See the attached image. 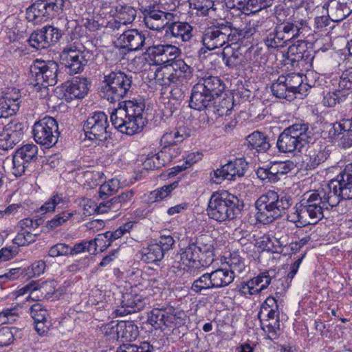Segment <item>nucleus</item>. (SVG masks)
Returning a JSON list of instances; mask_svg holds the SVG:
<instances>
[{"mask_svg":"<svg viewBox=\"0 0 352 352\" xmlns=\"http://www.w3.org/2000/svg\"><path fill=\"white\" fill-rule=\"evenodd\" d=\"M133 86L132 75L118 71L104 74L98 87L100 98L112 103L119 102V107L111 114V122L115 129L129 135L141 131L146 122L143 118L144 103L133 100L120 102L133 93Z\"/></svg>","mask_w":352,"mask_h":352,"instance_id":"1","label":"nucleus"},{"mask_svg":"<svg viewBox=\"0 0 352 352\" xmlns=\"http://www.w3.org/2000/svg\"><path fill=\"white\" fill-rule=\"evenodd\" d=\"M352 199V163L346 165L343 171L322 188L304 195L300 201L306 217L315 223L324 217V210L336 208L338 212L345 214L349 208L346 201Z\"/></svg>","mask_w":352,"mask_h":352,"instance_id":"2","label":"nucleus"},{"mask_svg":"<svg viewBox=\"0 0 352 352\" xmlns=\"http://www.w3.org/2000/svg\"><path fill=\"white\" fill-rule=\"evenodd\" d=\"M293 204L288 194L268 190L256 201V220L263 224H269L280 218Z\"/></svg>","mask_w":352,"mask_h":352,"instance_id":"3","label":"nucleus"},{"mask_svg":"<svg viewBox=\"0 0 352 352\" xmlns=\"http://www.w3.org/2000/svg\"><path fill=\"white\" fill-rule=\"evenodd\" d=\"M58 73L59 66L56 61L36 59L30 67V89L36 92L37 97L45 98L48 94V87L57 83Z\"/></svg>","mask_w":352,"mask_h":352,"instance_id":"4","label":"nucleus"},{"mask_svg":"<svg viewBox=\"0 0 352 352\" xmlns=\"http://www.w3.org/2000/svg\"><path fill=\"white\" fill-rule=\"evenodd\" d=\"M243 201L226 190L214 192L211 195L207 208L210 219L219 222L236 219L243 210Z\"/></svg>","mask_w":352,"mask_h":352,"instance_id":"5","label":"nucleus"},{"mask_svg":"<svg viewBox=\"0 0 352 352\" xmlns=\"http://www.w3.org/2000/svg\"><path fill=\"white\" fill-rule=\"evenodd\" d=\"M187 316L182 311H176L172 307L153 308L148 314L147 322L155 329H173V334L179 336L187 331Z\"/></svg>","mask_w":352,"mask_h":352,"instance_id":"6","label":"nucleus"},{"mask_svg":"<svg viewBox=\"0 0 352 352\" xmlns=\"http://www.w3.org/2000/svg\"><path fill=\"white\" fill-rule=\"evenodd\" d=\"M311 131L309 124L305 122L295 123L279 135L276 146L281 153L300 151L306 144L311 142Z\"/></svg>","mask_w":352,"mask_h":352,"instance_id":"7","label":"nucleus"},{"mask_svg":"<svg viewBox=\"0 0 352 352\" xmlns=\"http://www.w3.org/2000/svg\"><path fill=\"white\" fill-rule=\"evenodd\" d=\"M94 58L91 51L78 42L67 45L60 54V59L69 74H78L84 70L88 62Z\"/></svg>","mask_w":352,"mask_h":352,"instance_id":"8","label":"nucleus"},{"mask_svg":"<svg viewBox=\"0 0 352 352\" xmlns=\"http://www.w3.org/2000/svg\"><path fill=\"white\" fill-rule=\"evenodd\" d=\"M86 138L100 145L111 138V132L107 115L102 111H96L89 116L83 124Z\"/></svg>","mask_w":352,"mask_h":352,"instance_id":"9","label":"nucleus"},{"mask_svg":"<svg viewBox=\"0 0 352 352\" xmlns=\"http://www.w3.org/2000/svg\"><path fill=\"white\" fill-rule=\"evenodd\" d=\"M65 0H37L26 10L30 22L39 23L52 19L63 11Z\"/></svg>","mask_w":352,"mask_h":352,"instance_id":"10","label":"nucleus"},{"mask_svg":"<svg viewBox=\"0 0 352 352\" xmlns=\"http://www.w3.org/2000/svg\"><path fill=\"white\" fill-rule=\"evenodd\" d=\"M143 21L152 30L160 31L168 26L174 19V14L164 7L162 1L151 2L142 8Z\"/></svg>","mask_w":352,"mask_h":352,"instance_id":"11","label":"nucleus"},{"mask_svg":"<svg viewBox=\"0 0 352 352\" xmlns=\"http://www.w3.org/2000/svg\"><path fill=\"white\" fill-rule=\"evenodd\" d=\"M32 135L37 144L47 148L52 147L57 142L59 135L56 120L50 116L40 119L32 127Z\"/></svg>","mask_w":352,"mask_h":352,"instance_id":"12","label":"nucleus"},{"mask_svg":"<svg viewBox=\"0 0 352 352\" xmlns=\"http://www.w3.org/2000/svg\"><path fill=\"white\" fill-rule=\"evenodd\" d=\"M38 146L27 144L18 148L12 156V174L21 177L31 164L37 160Z\"/></svg>","mask_w":352,"mask_h":352,"instance_id":"13","label":"nucleus"},{"mask_svg":"<svg viewBox=\"0 0 352 352\" xmlns=\"http://www.w3.org/2000/svg\"><path fill=\"white\" fill-rule=\"evenodd\" d=\"M175 240L170 235H161L155 243L142 249V260L146 263H156L162 261L166 252L173 249Z\"/></svg>","mask_w":352,"mask_h":352,"instance_id":"14","label":"nucleus"},{"mask_svg":"<svg viewBox=\"0 0 352 352\" xmlns=\"http://www.w3.org/2000/svg\"><path fill=\"white\" fill-rule=\"evenodd\" d=\"M62 37V32L57 28L47 25L34 31L29 37V45L36 50L47 49L55 45Z\"/></svg>","mask_w":352,"mask_h":352,"instance_id":"15","label":"nucleus"},{"mask_svg":"<svg viewBox=\"0 0 352 352\" xmlns=\"http://www.w3.org/2000/svg\"><path fill=\"white\" fill-rule=\"evenodd\" d=\"M232 36V30L229 26L221 25L208 28L201 38L203 45L212 50L223 46L228 43Z\"/></svg>","mask_w":352,"mask_h":352,"instance_id":"16","label":"nucleus"},{"mask_svg":"<svg viewBox=\"0 0 352 352\" xmlns=\"http://www.w3.org/2000/svg\"><path fill=\"white\" fill-rule=\"evenodd\" d=\"M181 261L184 265L187 268L188 272L193 276H198L201 270L206 269L211 264H206L204 261V256L196 247L193 245V243L188 241V245L182 249L181 253Z\"/></svg>","mask_w":352,"mask_h":352,"instance_id":"17","label":"nucleus"},{"mask_svg":"<svg viewBox=\"0 0 352 352\" xmlns=\"http://www.w3.org/2000/svg\"><path fill=\"white\" fill-rule=\"evenodd\" d=\"M248 168V164L243 158H236L230 161L214 171L212 179L216 184H221L223 180H235L236 177H242Z\"/></svg>","mask_w":352,"mask_h":352,"instance_id":"18","label":"nucleus"},{"mask_svg":"<svg viewBox=\"0 0 352 352\" xmlns=\"http://www.w3.org/2000/svg\"><path fill=\"white\" fill-rule=\"evenodd\" d=\"M146 54L148 55L154 64L170 66L172 62L179 59L177 58L179 56L181 51L177 47L173 45H157L148 47Z\"/></svg>","mask_w":352,"mask_h":352,"instance_id":"19","label":"nucleus"},{"mask_svg":"<svg viewBox=\"0 0 352 352\" xmlns=\"http://www.w3.org/2000/svg\"><path fill=\"white\" fill-rule=\"evenodd\" d=\"M25 125L16 120H13L5 125L0 133V148L3 150L12 148L23 138Z\"/></svg>","mask_w":352,"mask_h":352,"instance_id":"20","label":"nucleus"},{"mask_svg":"<svg viewBox=\"0 0 352 352\" xmlns=\"http://www.w3.org/2000/svg\"><path fill=\"white\" fill-rule=\"evenodd\" d=\"M145 34L136 29L124 31L117 39V43L121 48L128 51H138L142 50L146 45Z\"/></svg>","mask_w":352,"mask_h":352,"instance_id":"21","label":"nucleus"},{"mask_svg":"<svg viewBox=\"0 0 352 352\" xmlns=\"http://www.w3.org/2000/svg\"><path fill=\"white\" fill-rule=\"evenodd\" d=\"M90 83L86 78L76 77L64 83L66 100L83 98L88 93Z\"/></svg>","mask_w":352,"mask_h":352,"instance_id":"22","label":"nucleus"},{"mask_svg":"<svg viewBox=\"0 0 352 352\" xmlns=\"http://www.w3.org/2000/svg\"><path fill=\"white\" fill-rule=\"evenodd\" d=\"M329 157V153L321 145H312L308 147L302 160V167L307 170H314L324 162Z\"/></svg>","mask_w":352,"mask_h":352,"instance_id":"23","label":"nucleus"},{"mask_svg":"<svg viewBox=\"0 0 352 352\" xmlns=\"http://www.w3.org/2000/svg\"><path fill=\"white\" fill-rule=\"evenodd\" d=\"M324 8L333 21H340L352 13V0H329Z\"/></svg>","mask_w":352,"mask_h":352,"instance_id":"24","label":"nucleus"},{"mask_svg":"<svg viewBox=\"0 0 352 352\" xmlns=\"http://www.w3.org/2000/svg\"><path fill=\"white\" fill-rule=\"evenodd\" d=\"M215 98L203 88L201 84H195L191 91L190 107L202 111L214 104Z\"/></svg>","mask_w":352,"mask_h":352,"instance_id":"25","label":"nucleus"},{"mask_svg":"<svg viewBox=\"0 0 352 352\" xmlns=\"http://www.w3.org/2000/svg\"><path fill=\"white\" fill-rule=\"evenodd\" d=\"M144 305L145 302L141 295L126 293L122 295L121 307L116 309V314L125 316L142 310Z\"/></svg>","mask_w":352,"mask_h":352,"instance_id":"26","label":"nucleus"},{"mask_svg":"<svg viewBox=\"0 0 352 352\" xmlns=\"http://www.w3.org/2000/svg\"><path fill=\"white\" fill-rule=\"evenodd\" d=\"M190 243H193V245L196 247L204 256L203 262L206 261V264H212L214 261L213 240L208 234H200L197 236L190 238Z\"/></svg>","mask_w":352,"mask_h":352,"instance_id":"27","label":"nucleus"},{"mask_svg":"<svg viewBox=\"0 0 352 352\" xmlns=\"http://www.w3.org/2000/svg\"><path fill=\"white\" fill-rule=\"evenodd\" d=\"M295 167L294 163L290 160L273 162L267 168L262 170L265 178H268L270 182L275 183L280 180L281 176L287 174Z\"/></svg>","mask_w":352,"mask_h":352,"instance_id":"28","label":"nucleus"},{"mask_svg":"<svg viewBox=\"0 0 352 352\" xmlns=\"http://www.w3.org/2000/svg\"><path fill=\"white\" fill-rule=\"evenodd\" d=\"M221 55L223 63L230 69H240L245 65V56L239 50H234L229 45L223 49Z\"/></svg>","mask_w":352,"mask_h":352,"instance_id":"29","label":"nucleus"},{"mask_svg":"<svg viewBox=\"0 0 352 352\" xmlns=\"http://www.w3.org/2000/svg\"><path fill=\"white\" fill-rule=\"evenodd\" d=\"M169 67H171L172 78L175 84L182 83L192 76V68L182 58L175 60Z\"/></svg>","mask_w":352,"mask_h":352,"instance_id":"30","label":"nucleus"},{"mask_svg":"<svg viewBox=\"0 0 352 352\" xmlns=\"http://www.w3.org/2000/svg\"><path fill=\"white\" fill-rule=\"evenodd\" d=\"M246 141L248 148L256 153H265L270 148L268 137L259 131H254L250 134Z\"/></svg>","mask_w":352,"mask_h":352,"instance_id":"31","label":"nucleus"},{"mask_svg":"<svg viewBox=\"0 0 352 352\" xmlns=\"http://www.w3.org/2000/svg\"><path fill=\"white\" fill-rule=\"evenodd\" d=\"M118 338H121L127 342L135 340L139 335L137 325L132 321H120L116 324Z\"/></svg>","mask_w":352,"mask_h":352,"instance_id":"32","label":"nucleus"},{"mask_svg":"<svg viewBox=\"0 0 352 352\" xmlns=\"http://www.w3.org/2000/svg\"><path fill=\"white\" fill-rule=\"evenodd\" d=\"M310 56L307 43L303 41H298L288 47L287 56L292 63L309 60Z\"/></svg>","mask_w":352,"mask_h":352,"instance_id":"33","label":"nucleus"},{"mask_svg":"<svg viewBox=\"0 0 352 352\" xmlns=\"http://www.w3.org/2000/svg\"><path fill=\"white\" fill-rule=\"evenodd\" d=\"M173 36L181 38L182 41H189L193 36V28L186 22H173L168 26Z\"/></svg>","mask_w":352,"mask_h":352,"instance_id":"34","label":"nucleus"},{"mask_svg":"<svg viewBox=\"0 0 352 352\" xmlns=\"http://www.w3.org/2000/svg\"><path fill=\"white\" fill-rule=\"evenodd\" d=\"M201 84L206 92L208 91L215 98L221 95L225 89V84L218 76H209L199 80Z\"/></svg>","mask_w":352,"mask_h":352,"instance_id":"35","label":"nucleus"},{"mask_svg":"<svg viewBox=\"0 0 352 352\" xmlns=\"http://www.w3.org/2000/svg\"><path fill=\"white\" fill-rule=\"evenodd\" d=\"M20 107L19 97L11 98L6 94L0 98V118H8L15 115Z\"/></svg>","mask_w":352,"mask_h":352,"instance_id":"36","label":"nucleus"},{"mask_svg":"<svg viewBox=\"0 0 352 352\" xmlns=\"http://www.w3.org/2000/svg\"><path fill=\"white\" fill-rule=\"evenodd\" d=\"M210 273L215 285V289H220L229 285L234 281L235 277L233 272L226 267L218 268Z\"/></svg>","mask_w":352,"mask_h":352,"instance_id":"37","label":"nucleus"},{"mask_svg":"<svg viewBox=\"0 0 352 352\" xmlns=\"http://www.w3.org/2000/svg\"><path fill=\"white\" fill-rule=\"evenodd\" d=\"M136 10L127 4L119 3L116 8V21L120 24L131 23L136 17Z\"/></svg>","mask_w":352,"mask_h":352,"instance_id":"38","label":"nucleus"},{"mask_svg":"<svg viewBox=\"0 0 352 352\" xmlns=\"http://www.w3.org/2000/svg\"><path fill=\"white\" fill-rule=\"evenodd\" d=\"M190 136L185 126L178 127L175 131L166 132L161 138V144L166 145H176L183 142Z\"/></svg>","mask_w":352,"mask_h":352,"instance_id":"39","label":"nucleus"},{"mask_svg":"<svg viewBox=\"0 0 352 352\" xmlns=\"http://www.w3.org/2000/svg\"><path fill=\"white\" fill-rule=\"evenodd\" d=\"M211 273H205L195 279L192 285L191 290L197 294L215 289Z\"/></svg>","mask_w":352,"mask_h":352,"instance_id":"40","label":"nucleus"},{"mask_svg":"<svg viewBox=\"0 0 352 352\" xmlns=\"http://www.w3.org/2000/svg\"><path fill=\"white\" fill-rule=\"evenodd\" d=\"M282 76H280L271 85V91L274 96L278 98L286 99L287 100H292L294 98V94L290 92L289 88Z\"/></svg>","mask_w":352,"mask_h":352,"instance_id":"41","label":"nucleus"},{"mask_svg":"<svg viewBox=\"0 0 352 352\" xmlns=\"http://www.w3.org/2000/svg\"><path fill=\"white\" fill-rule=\"evenodd\" d=\"M190 8L196 10V14L208 16L210 12L216 10L213 0H189Z\"/></svg>","mask_w":352,"mask_h":352,"instance_id":"42","label":"nucleus"},{"mask_svg":"<svg viewBox=\"0 0 352 352\" xmlns=\"http://www.w3.org/2000/svg\"><path fill=\"white\" fill-rule=\"evenodd\" d=\"M179 182H174L168 185H164L150 192L148 199L152 202H157L169 197L173 190L178 187Z\"/></svg>","mask_w":352,"mask_h":352,"instance_id":"43","label":"nucleus"},{"mask_svg":"<svg viewBox=\"0 0 352 352\" xmlns=\"http://www.w3.org/2000/svg\"><path fill=\"white\" fill-rule=\"evenodd\" d=\"M172 76L171 67L168 66L157 68L154 73V79L156 83L162 86H169L171 84H175Z\"/></svg>","mask_w":352,"mask_h":352,"instance_id":"44","label":"nucleus"},{"mask_svg":"<svg viewBox=\"0 0 352 352\" xmlns=\"http://www.w3.org/2000/svg\"><path fill=\"white\" fill-rule=\"evenodd\" d=\"M39 233H32L28 229H21L13 239V243L18 246H25L36 241Z\"/></svg>","mask_w":352,"mask_h":352,"instance_id":"45","label":"nucleus"},{"mask_svg":"<svg viewBox=\"0 0 352 352\" xmlns=\"http://www.w3.org/2000/svg\"><path fill=\"white\" fill-rule=\"evenodd\" d=\"M347 96L348 95L338 86L333 92H329L324 96L322 102L324 106L333 107L344 101Z\"/></svg>","mask_w":352,"mask_h":352,"instance_id":"46","label":"nucleus"},{"mask_svg":"<svg viewBox=\"0 0 352 352\" xmlns=\"http://www.w3.org/2000/svg\"><path fill=\"white\" fill-rule=\"evenodd\" d=\"M285 80V83L287 85L289 90L292 94H294V98H295V94L296 93H300L301 86L302 83V78L298 74H289L286 76L281 75Z\"/></svg>","mask_w":352,"mask_h":352,"instance_id":"47","label":"nucleus"},{"mask_svg":"<svg viewBox=\"0 0 352 352\" xmlns=\"http://www.w3.org/2000/svg\"><path fill=\"white\" fill-rule=\"evenodd\" d=\"M74 215V212L68 210L61 212L55 215L50 221L46 223L45 228L47 231L52 230L57 227L66 223Z\"/></svg>","mask_w":352,"mask_h":352,"instance_id":"48","label":"nucleus"},{"mask_svg":"<svg viewBox=\"0 0 352 352\" xmlns=\"http://www.w3.org/2000/svg\"><path fill=\"white\" fill-rule=\"evenodd\" d=\"M153 347L148 342H142L140 345L126 343L121 344L116 352H152Z\"/></svg>","mask_w":352,"mask_h":352,"instance_id":"49","label":"nucleus"},{"mask_svg":"<svg viewBox=\"0 0 352 352\" xmlns=\"http://www.w3.org/2000/svg\"><path fill=\"white\" fill-rule=\"evenodd\" d=\"M121 205L119 204L116 197H113L111 199L106 201H103L99 204L97 206L98 213H104L109 211L113 212H118L120 214L123 210H122Z\"/></svg>","mask_w":352,"mask_h":352,"instance_id":"50","label":"nucleus"},{"mask_svg":"<svg viewBox=\"0 0 352 352\" xmlns=\"http://www.w3.org/2000/svg\"><path fill=\"white\" fill-rule=\"evenodd\" d=\"M302 208L300 207V204H298L295 206V211L287 214V220L295 223L297 227H302L307 223H311L310 221H307V217L305 212L302 213Z\"/></svg>","mask_w":352,"mask_h":352,"instance_id":"51","label":"nucleus"},{"mask_svg":"<svg viewBox=\"0 0 352 352\" xmlns=\"http://www.w3.org/2000/svg\"><path fill=\"white\" fill-rule=\"evenodd\" d=\"M338 87L348 96L352 92V67L342 72L340 77Z\"/></svg>","mask_w":352,"mask_h":352,"instance_id":"52","label":"nucleus"},{"mask_svg":"<svg viewBox=\"0 0 352 352\" xmlns=\"http://www.w3.org/2000/svg\"><path fill=\"white\" fill-rule=\"evenodd\" d=\"M272 277L269 274V272L264 271L261 272L258 276L251 279V284L258 290V293L265 289L271 283Z\"/></svg>","mask_w":352,"mask_h":352,"instance_id":"53","label":"nucleus"},{"mask_svg":"<svg viewBox=\"0 0 352 352\" xmlns=\"http://www.w3.org/2000/svg\"><path fill=\"white\" fill-rule=\"evenodd\" d=\"M118 184L119 182L117 179H112L101 185L98 192L100 197L102 199H106L108 196L116 192Z\"/></svg>","mask_w":352,"mask_h":352,"instance_id":"54","label":"nucleus"},{"mask_svg":"<svg viewBox=\"0 0 352 352\" xmlns=\"http://www.w3.org/2000/svg\"><path fill=\"white\" fill-rule=\"evenodd\" d=\"M282 31L284 33L285 45H287L288 42L298 36L300 28L297 25L290 22H283L282 23Z\"/></svg>","mask_w":352,"mask_h":352,"instance_id":"55","label":"nucleus"},{"mask_svg":"<svg viewBox=\"0 0 352 352\" xmlns=\"http://www.w3.org/2000/svg\"><path fill=\"white\" fill-rule=\"evenodd\" d=\"M227 263L229 266V268L228 269L232 271L234 275L235 273H242L245 268L244 259L236 253L232 254L230 255L229 261L227 262Z\"/></svg>","mask_w":352,"mask_h":352,"instance_id":"56","label":"nucleus"},{"mask_svg":"<svg viewBox=\"0 0 352 352\" xmlns=\"http://www.w3.org/2000/svg\"><path fill=\"white\" fill-rule=\"evenodd\" d=\"M30 314L34 322H39L48 319V311L40 303H35L30 307Z\"/></svg>","mask_w":352,"mask_h":352,"instance_id":"57","label":"nucleus"},{"mask_svg":"<svg viewBox=\"0 0 352 352\" xmlns=\"http://www.w3.org/2000/svg\"><path fill=\"white\" fill-rule=\"evenodd\" d=\"M19 295H23L26 293H29V296L27 299H31L32 300H40L41 298H43L41 296V294L39 293L38 289L37 283L32 282L19 291Z\"/></svg>","mask_w":352,"mask_h":352,"instance_id":"58","label":"nucleus"},{"mask_svg":"<svg viewBox=\"0 0 352 352\" xmlns=\"http://www.w3.org/2000/svg\"><path fill=\"white\" fill-rule=\"evenodd\" d=\"M38 289L43 298L50 299L54 294L56 291V282L54 280L44 281L40 284L37 283Z\"/></svg>","mask_w":352,"mask_h":352,"instance_id":"59","label":"nucleus"},{"mask_svg":"<svg viewBox=\"0 0 352 352\" xmlns=\"http://www.w3.org/2000/svg\"><path fill=\"white\" fill-rule=\"evenodd\" d=\"M71 247L64 243H58L52 246L48 252V255L51 257L60 256H67L69 254Z\"/></svg>","mask_w":352,"mask_h":352,"instance_id":"60","label":"nucleus"},{"mask_svg":"<svg viewBox=\"0 0 352 352\" xmlns=\"http://www.w3.org/2000/svg\"><path fill=\"white\" fill-rule=\"evenodd\" d=\"M262 329L265 331V328L267 329V331L269 333H271L273 336H276V331L280 328V318L276 319H260Z\"/></svg>","mask_w":352,"mask_h":352,"instance_id":"61","label":"nucleus"},{"mask_svg":"<svg viewBox=\"0 0 352 352\" xmlns=\"http://www.w3.org/2000/svg\"><path fill=\"white\" fill-rule=\"evenodd\" d=\"M135 192L133 190H125L120 195L116 196L118 199L119 204L123 211L126 210L129 208L132 204V200L134 197Z\"/></svg>","mask_w":352,"mask_h":352,"instance_id":"62","label":"nucleus"},{"mask_svg":"<svg viewBox=\"0 0 352 352\" xmlns=\"http://www.w3.org/2000/svg\"><path fill=\"white\" fill-rule=\"evenodd\" d=\"M18 317L17 308H6L0 311V323H12L14 322Z\"/></svg>","mask_w":352,"mask_h":352,"instance_id":"63","label":"nucleus"},{"mask_svg":"<svg viewBox=\"0 0 352 352\" xmlns=\"http://www.w3.org/2000/svg\"><path fill=\"white\" fill-rule=\"evenodd\" d=\"M264 41L268 47L279 48L283 47L275 28L267 34Z\"/></svg>","mask_w":352,"mask_h":352,"instance_id":"64","label":"nucleus"}]
</instances>
